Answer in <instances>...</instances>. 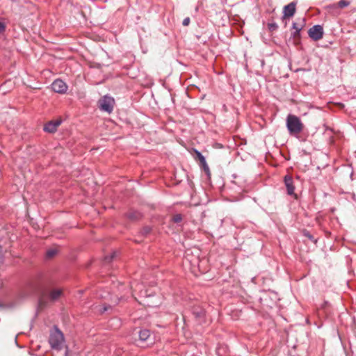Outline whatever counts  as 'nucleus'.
Segmentation results:
<instances>
[{
  "instance_id": "f257e3e1",
  "label": "nucleus",
  "mask_w": 356,
  "mask_h": 356,
  "mask_svg": "<svg viewBox=\"0 0 356 356\" xmlns=\"http://www.w3.org/2000/svg\"><path fill=\"white\" fill-rule=\"evenodd\" d=\"M286 127L290 134L296 135L302 131L304 126L298 116L289 114L286 117Z\"/></svg>"
},
{
  "instance_id": "f03ea898",
  "label": "nucleus",
  "mask_w": 356,
  "mask_h": 356,
  "mask_svg": "<svg viewBox=\"0 0 356 356\" xmlns=\"http://www.w3.org/2000/svg\"><path fill=\"white\" fill-rule=\"evenodd\" d=\"M49 342L53 349L60 350L64 343L63 332L56 327L51 332Z\"/></svg>"
},
{
  "instance_id": "7ed1b4c3",
  "label": "nucleus",
  "mask_w": 356,
  "mask_h": 356,
  "mask_svg": "<svg viewBox=\"0 0 356 356\" xmlns=\"http://www.w3.org/2000/svg\"><path fill=\"white\" fill-rule=\"evenodd\" d=\"M115 100L113 97L105 95L98 102V106L102 111L111 113L113 110Z\"/></svg>"
},
{
  "instance_id": "20e7f679",
  "label": "nucleus",
  "mask_w": 356,
  "mask_h": 356,
  "mask_svg": "<svg viewBox=\"0 0 356 356\" xmlns=\"http://www.w3.org/2000/svg\"><path fill=\"white\" fill-rule=\"evenodd\" d=\"M191 312L199 324H202L205 322L206 312L202 307L198 305L193 306L191 309Z\"/></svg>"
},
{
  "instance_id": "39448f33",
  "label": "nucleus",
  "mask_w": 356,
  "mask_h": 356,
  "mask_svg": "<svg viewBox=\"0 0 356 356\" xmlns=\"http://www.w3.org/2000/svg\"><path fill=\"white\" fill-rule=\"evenodd\" d=\"M309 36L314 41L319 40L323 36V29L321 25H314L309 29Z\"/></svg>"
},
{
  "instance_id": "423d86ee",
  "label": "nucleus",
  "mask_w": 356,
  "mask_h": 356,
  "mask_svg": "<svg viewBox=\"0 0 356 356\" xmlns=\"http://www.w3.org/2000/svg\"><path fill=\"white\" fill-rule=\"evenodd\" d=\"M67 84L61 79H56L51 84L52 90L57 93L64 94L67 90Z\"/></svg>"
},
{
  "instance_id": "0eeeda50",
  "label": "nucleus",
  "mask_w": 356,
  "mask_h": 356,
  "mask_svg": "<svg viewBox=\"0 0 356 356\" xmlns=\"http://www.w3.org/2000/svg\"><path fill=\"white\" fill-rule=\"evenodd\" d=\"M296 10V3L292 1L285 6L283 8V16L282 19H284L286 17H291L294 15Z\"/></svg>"
},
{
  "instance_id": "6e6552de",
  "label": "nucleus",
  "mask_w": 356,
  "mask_h": 356,
  "mask_svg": "<svg viewBox=\"0 0 356 356\" xmlns=\"http://www.w3.org/2000/svg\"><path fill=\"white\" fill-rule=\"evenodd\" d=\"M285 186L286 188L287 194L289 195H293L296 197L295 194V186L293 178L290 175H286L284 178Z\"/></svg>"
},
{
  "instance_id": "1a4fd4ad",
  "label": "nucleus",
  "mask_w": 356,
  "mask_h": 356,
  "mask_svg": "<svg viewBox=\"0 0 356 356\" xmlns=\"http://www.w3.org/2000/svg\"><path fill=\"white\" fill-rule=\"evenodd\" d=\"M61 123L62 120L60 119L51 120L44 125V130L48 133H54L57 130V128L61 124Z\"/></svg>"
},
{
  "instance_id": "9d476101",
  "label": "nucleus",
  "mask_w": 356,
  "mask_h": 356,
  "mask_svg": "<svg viewBox=\"0 0 356 356\" xmlns=\"http://www.w3.org/2000/svg\"><path fill=\"white\" fill-rule=\"evenodd\" d=\"M63 291L60 289H53L49 292V298L51 301H56L62 295Z\"/></svg>"
},
{
  "instance_id": "9b49d317",
  "label": "nucleus",
  "mask_w": 356,
  "mask_h": 356,
  "mask_svg": "<svg viewBox=\"0 0 356 356\" xmlns=\"http://www.w3.org/2000/svg\"><path fill=\"white\" fill-rule=\"evenodd\" d=\"M150 336L149 330L147 329L141 330L139 332V339L140 341H145Z\"/></svg>"
},
{
  "instance_id": "f8f14e48",
  "label": "nucleus",
  "mask_w": 356,
  "mask_h": 356,
  "mask_svg": "<svg viewBox=\"0 0 356 356\" xmlns=\"http://www.w3.org/2000/svg\"><path fill=\"white\" fill-rule=\"evenodd\" d=\"M196 154H197V156L201 164L204 167V170L209 171V167L207 164V161H206L204 156L198 151H196Z\"/></svg>"
},
{
  "instance_id": "ddd939ff",
  "label": "nucleus",
  "mask_w": 356,
  "mask_h": 356,
  "mask_svg": "<svg viewBox=\"0 0 356 356\" xmlns=\"http://www.w3.org/2000/svg\"><path fill=\"white\" fill-rule=\"evenodd\" d=\"M58 251L55 248H51L47 250L46 252V258L51 259L53 258L56 254Z\"/></svg>"
},
{
  "instance_id": "4468645a",
  "label": "nucleus",
  "mask_w": 356,
  "mask_h": 356,
  "mask_svg": "<svg viewBox=\"0 0 356 356\" xmlns=\"http://www.w3.org/2000/svg\"><path fill=\"white\" fill-rule=\"evenodd\" d=\"M127 217L132 220H136L140 217V213L136 211L129 212L127 213Z\"/></svg>"
},
{
  "instance_id": "2eb2a0df",
  "label": "nucleus",
  "mask_w": 356,
  "mask_h": 356,
  "mask_svg": "<svg viewBox=\"0 0 356 356\" xmlns=\"http://www.w3.org/2000/svg\"><path fill=\"white\" fill-rule=\"evenodd\" d=\"M268 28L270 31H275L278 29V26L275 22H270L268 24Z\"/></svg>"
},
{
  "instance_id": "dca6fc26",
  "label": "nucleus",
  "mask_w": 356,
  "mask_h": 356,
  "mask_svg": "<svg viewBox=\"0 0 356 356\" xmlns=\"http://www.w3.org/2000/svg\"><path fill=\"white\" fill-rule=\"evenodd\" d=\"M151 230L152 229L150 227L146 226L142 229L140 233L143 236H147L151 232Z\"/></svg>"
},
{
  "instance_id": "f3484780",
  "label": "nucleus",
  "mask_w": 356,
  "mask_h": 356,
  "mask_svg": "<svg viewBox=\"0 0 356 356\" xmlns=\"http://www.w3.org/2000/svg\"><path fill=\"white\" fill-rule=\"evenodd\" d=\"M349 4H350V2L346 0H340L338 2V6L341 8L347 7L348 6H349Z\"/></svg>"
},
{
  "instance_id": "a211bd4d",
  "label": "nucleus",
  "mask_w": 356,
  "mask_h": 356,
  "mask_svg": "<svg viewBox=\"0 0 356 356\" xmlns=\"http://www.w3.org/2000/svg\"><path fill=\"white\" fill-rule=\"evenodd\" d=\"M182 220V216L179 213L175 215L172 217V221L175 223L180 222Z\"/></svg>"
},
{
  "instance_id": "6ab92c4d",
  "label": "nucleus",
  "mask_w": 356,
  "mask_h": 356,
  "mask_svg": "<svg viewBox=\"0 0 356 356\" xmlns=\"http://www.w3.org/2000/svg\"><path fill=\"white\" fill-rule=\"evenodd\" d=\"M304 235L307 237L310 241H313L314 243H316V240L314 239V236L307 231L304 232Z\"/></svg>"
},
{
  "instance_id": "aec40b11",
  "label": "nucleus",
  "mask_w": 356,
  "mask_h": 356,
  "mask_svg": "<svg viewBox=\"0 0 356 356\" xmlns=\"http://www.w3.org/2000/svg\"><path fill=\"white\" fill-rule=\"evenodd\" d=\"M292 29L294 30H299L301 31L302 29V24H298L297 22H293L292 24Z\"/></svg>"
},
{
  "instance_id": "412c9836",
  "label": "nucleus",
  "mask_w": 356,
  "mask_h": 356,
  "mask_svg": "<svg viewBox=\"0 0 356 356\" xmlns=\"http://www.w3.org/2000/svg\"><path fill=\"white\" fill-rule=\"evenodd\" d=\"M115 257V252H113V253H112V254H110V255H107V256H106L104 259H105V261H106V262H110V261H111V260H112Z\"/></svg>"
},
{
  "instance_id": "4be33fe9",
  "label": "nucleus",
  "mask_w": 356,
  "mask_h": 356,
  "mask_svg": "<svg viewBox=\"0 0 356 356\" xmlns=\"http://www.w3.org/2000/svg\"><path fill=\"white\" fill-rule=\"evenodd\" d=\"M292 36L294 38H299L300 37V31L299 30H295L292 33H291Z\"/></svg>"
},
{
  "instance_id": "5701e85b",
  "label": "nucleus",
  "mask_w": 356,
  "mask_h": 356,
  "mask_svg": "<svg viewBox=\"0 0 356 356\" xmlns=\"http://www.w3.org/2000/svg\"><path fill=\"white\" fill-rule=\"evenodd\" d=\"M190 18L189 17H186L185 19H184L183 22H182V24L185 26H188L190 23Z\"/></svg>"
},
{
  "instance_id": "b1692460",
  "label": "nucleus",
  "mask_w": 356,
  "mask_h": 356,
  "mask_svg": "<svg viewBox=\"0 0 356 356\" xmlns=\"http://www.w3.org/2000/svg\"><path fill=\"white\" fill-rule=\"evenodd\" d=\"M6 30V25L3 22H0V33Z\"/></svg>"
},
{
  "instance_id": "393cba45",
  "label": "nucleus",
  "mask_w": 356,
  "mask_h": 356,
  "mask_svg": "<svg viewBox=\"0 0 356 356\" xmlns=\"http://www.w3.org/2000/svg\"><path fill=\"white\" fill-rule=\"evenodd\" d=\"M65 356H68V350H67L65 352Z\"/></svg>"
}]
</instances>
